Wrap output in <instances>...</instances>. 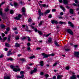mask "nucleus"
Returning a JSON list of instances; mask_svg holds the SVG:
<instances>
[{"mask_svg": "<svg viewBox=\"0 0 79 79\" xmlns=\"http://www.w3.org/2000/svg\"><path fill=\"white\" fill-rule=\"evenodd\" d=\"M10 67L11 69H13V71H15V72H17V71H20V69H17L16 68H15V67L14 65H11L10 66Z\"/></svg>", "mask_w": 79, "mask_h": 79, "instance_id": "nucleus-1", "label": "nucleus"}, {"mask_svg": "<svg viewBox=\"0 0 79 79\" xmlns=\"http://www.w3.org/2000/svg\"><path fill=\"white\" fill-rule=\"evenodd\" d=\"M74 56L76 58H79V52H74Z\"/></svg>", "mask_w": 79, "mask_h": 79, "instance_id": "nucleus-2", "label": "nucleus"}, {"mask_svg": "<svg viewBox=\"0 0 79 79\" xmlns=\"http://www.w3.org/2000/svg\"><path fill=\"white\" fill-rule=\"evenodd\" d=\"M22 11L23 13V14H22L24 16H27V15L26 14V13L25 12H26V9L24 7H23L22 8Z\"/></svg>", "mask_w": 79, "mask_h": 79, "instance_id": "nucleus-3", "label": "nucleus"}, {"mask_svg": "<svg viewBox=\"0 0 79 79\" xmlns=\"http://www.w3.org/2000/svg\"><path fill=\"white\" fill-rule=\"evenodd\" d=\"M67 32L69 33V34H71V35H73V31H72V30H71L70 29H67Z\"/></svg>", "mask_w": 79, "mask_h": 79, "instance_id": "nucleus-4", "label": "nucleus"}, {"mask_svg": "<svg viewBox=\"0 0 79 79\" xmlns=\"http://www.w3.org/2000/svg\"><path fill=\"white\" fill-rule=\"evenodd\" d=\"M22 16V15L19 14L18 15V17H15V19L16 20H19L20 19V18H21Z\"/></svg>", "mask_w": 79, "mask_h": 79, "instance_id": "nucleus-5", "label": "nucleus"}, {"mask_svg": "<svg viewBox=\"0 0 79 79\" xmlns=\"http://www.w3.org/2000/svg\"><path fill=\"white\" fill-rule=\"evenodd\" d=\"M42 55L43 56H44L43 58H48V57L50 56L49 55L45 54L44 53H43Z\"/></svg>", "mask_w": 79, "mask_h": 79, "instance_id": "nucleus-6", "label": "nucleus"}, {"mask_svg": "<svg viewBox=\"0 0 79 79\" xmlns=\"http://www.w3.org/2000/svg\"><path fill=\"white\" fill-rule=\"evenodd\" d=\"M63 3L65 5H67L68 3V0H63Z\"/></svg>", "mask_w": 79, "mask_h": 79, "instance_id": "nucleus-7", "label": "nucleus"}, {"mask_svg": "<svg viewBox=\"0 0 79 79\" xmlns=\"http://www.w3.org/2000/svg\"><path fill=\"white\" fill-rule=\"evenodd\" d=\"M76 75L74 74H73L72 76L70 77V79H76Z\"/></svg>", "mask_w": 79, "mask_h": 79, "instance_id": "nucleus-8", "label": "nucleus"}, {"mask_svg": "<svg viewBox=\"0 0 79 79\" xmlns=\"http://www.w3.org/2000/svg\"><path fill=\"white\" fill-rule=\"evenodd\" d=\"M52 24H58V22L57 21L53 20L51 21Z\"/></svg>", "mask_w": 79, "mask_h": 79, "instance_id": "nucleus-9", "label": "nucleus"}, {"mask_svg": "<svg viewBox=\"0 0 79 79\" xmlns=\"http://www.w3.org/2000/svg\"><path fill=\"white\" fill-rule=\"evenodd\" d=\"M68 24H70V26H71L72 27H74V25H73L71 22H68Z\"/></svg>", "mask_w": 79, "mask_h": 79, "instance_id": "nucleus-10", "label": "nucleus"}, {"mask_svg": "<svg viewBox=\"0 0 79 79\" xmlns=\"http://www.w3.org/2000/svg\"><path fill=\"white\" fill-rule=\"evenodd\" d=\"M50 12V10H47L46 12L44 13V15L46 16L48 14V13H49Z\"/></svg>", "mask_w": 79, "mask_h": 79, "instance_id": "nucleus-11", "label": "nucleus"}, {"mask_svg": "<svg viewBox=\"0 0 79 79\" xmlns=\"http://www.w3.org/2000/svg\"><path fill=\"white\" fill-rule=\"evenodd\" d=\"M15 47L17 48L19 47H20V44H19L18 43H17L15 44Z\"/></svg>", "mask_w": 79, "mask_h": 79, "instance_id": "nucleus-12", "label": "nucleus"}, {"mask_svg": "<svg viewBox=\"0 0 79 79\" xmlns=\"http://www.w3.org/2000/svg\"><path fill=\"white\" fill-rule=\"evenodd\" d=\"M69 12L71 14H74V10L73 9H70Z\"/></svg>", "mask_w": 79, "mask_h": 79, "instance_id": "nucleus-13", "label": "nucleus"}, {"mask_svg": "<svg viewBox=\"0 0 79 79\" xmlns=\"http://www.w3.org/2000/svg\"><path fill=\"white\" fill-rule=\"evenodd\" d=\"M24 77V75H22L21 76H17V78H23Z\"/></svg>", "mask_w": 79, "mask_h": 79, "instance_id": "nucleus-14", "label": "nucleus"}, {"mask_svg": "<svg viewBox=\"0 0 79 79\" xmlns=\"http://www.w3.org/2000/svg\"><path fill=\"white\" fill-rule=\"evenodd\" d=\"M54 44H55L56 47H59V46H60V44H59L56 41L54 42Z\"/></svg>", "mask_w": 79, "mask_h": 79, "instance_id": "nucleus-15", "label": "nucleus"}, {"mask_svg": "<svg viewBox=\"0 0 79 79\" xmlns=\"http://www.w3.org/2000/svg\"><path fill=\"white\" fill-rule=\"evenodd\" d=\"M2 10H3L2 8L0 9V15L2 16H3V13L2 12Z\"/></svg>", "mask_w": 79, "mask_h": 79, "instance_id": "nucleus-16", "label": "nucleus"}, {"mask_svg": "<svg viewBox=\"0 0 79 79\" xmlns=\"http://www.w3.org/2000/svg\"><path fill=\"white\" fill-rule=\"evenodd\" d=\"M63 76L62 75H58L57 77V79H61V77H62Z\"/></svg>", "mask_w": 79, "mask_h": 79, "instance_id": "nucleus-17", "label": "nucleus"}, {"mask_svg": "<svg viewBox=\"0 0 79 79\" xmlns=\"http://www.w3.org/2000/svg\"><path fill=\"white\" fill-rule=\"evenodd\" d=\"M59 23L60 24H66V23L61 21H60L59 22Z\"/></svg>", "mask_w": 79, "mask_h": 79, "instance_id": "nucleus-18", "label": "nucleus"}, {"mask_svg": "<svg viewBox=\"0 0 79 79\" xmlns=\"http://www.w3.org/2000/svg\"><path fill=\"white\" fill-rule=\"evenodd\" d=\"M12 54H14V53L8 52V53L7 54V56H9L11 55H12Z\"/></svg>", "mask_w": 79, "mask_h": 79, "instance_id": "nucleus-19", "label": "nucleus"}, {"mask_svg": "<svg viewBox=\"0 0 79 79\" xmlns=\"http://www.w3.org/2000/svg\"><path fill=\"white\" fill-rule=\"evenodd\" d=\"M40 63L41 66H44V61H41Z\"/></svg>", "mask_w": 79, "mask_h": 79, "instance_id": "nucleus-20", "label": "nucleus"}, {"mask_svg": "<svg viewBox=\"0 0 79 79\" xmlns=\"http://www.w3.org/2000/svg\"><path fill=\"white\" fill-rule=\"evenodd\" d=\"M0 27L2 29H4L5 27V26L4 25H1L0 26Z\"/></svg>", "mask_w": 79, "mask_h": 79, "instance_id": "nucleus-21", "label": "nucleus"}, {"mask_svg": "<svg viewBox=\"0 0 79 79\" xmlns=\"http://www.w3.org/2000/svg\"><path fill=\"white\" fill-rule=\"evenodd\" d=\"M4 79H10V77L9 76L4 77Z\"/></svg>", "mask_w": 79, "mask_h": 79, "instance_id": "nucleus-22", "label": "nucleus"}, {"mask_svg": "<svg viewBox=\"0 0 79 79\" xmlns=\"http://www.w3.org/2000/svg\"><path fill=\"white\" fill-rule=\"evenodd\" d=\"M38 33L40 35H42V31H38Z\"/></svg>", "mask_w": 79, "mask_h": 79, "instance_id": "nucleus-23", "label": "nucleus"}, {"mask_svg": "<svg viewBox=\"0 0 79 79\" xmlns=\"http://www.w3.org/2000/svg\"><path fill=\"white\" fill-rule=\"evenodd\" d=\"M38 15L39 16H44V13L41 12L40 13H39Z\"/></svg>", "mask_w": 79, "mask_h": 79, "instance_id": "nucleus-24", "label": "nucleus"}, {"mask_svg": "<svg viewBox=\"0 0 79 79\" xmlns=\"http://www.w3.org/2000/svg\"><path fill=\"white\" fill-rule=\"evenodd\" d=\"M14 6L15 7H16V6H18V3L16 2H14Z\"/></svg>", "mask_w": 79, "mask_h": 79, "instance_id": "nucleus-25", "label": "nucleus"}, {"mask_svg": "<svg viewBox=\"0 0 79 79\" xmlns=\"http://www.w3.org/2000/svg\"><path fill=\"white\" fill-rule=\"evenodd\" d=\"M5 45L6 47H10V45L8 43H6L5 44Z\"/></svg>", "mask_w": 79, "mask_h": 79, "instance_id": "nucleus-26", "label": "nucleus"}, {"mask_svg": "<svg viewBox=\"0 0 79 79\" xmlns=\"http://www.w3.org/2000/svg\"><path fill=\"white\" fill-rule=\"evenodd\" d=\"M27 38L28 39V42H30V41H31V38H30L29 36H27Z\"/></svg>", "mask_w": 79, "mask_h": 79, "instance_id": "nucleus-27", "label": "nucleus"}, {"mask_svg": "<svg viewBox=\"0 0 79 79\" xmlns=\"http://www.w3.org/2000/svg\"><path fill=\"white\" fill-rule=\"evenodd\" d=\"M26 39H27V37H24L23 38H21V40H25Z\"/></svg>", "mask_w": 79, "mask_h": 79, "instance_id": "nucleus-28", "label": "nucleus"}, {"mask_svg": "<svg viewBox=\"0 0 79 79\" xmlns=\"http://www.w3.org/2000/svg\"><path fill=\"white\" fill-rule=\"evenodd\" d=\"M35 56H32L31 57H29L30 59H33V58H34Z\"/></svg>", "mask_w": 79, "mask_h": 79, "instance_id": "nucleus-29", "label": "nucleus"}, {"mask_svg": "<svg viewBox=\"0 0 79 79\" xmlns=\"http://www.w3.org/2000/svg\"><path fill=\"white\" fill-rule=\"evenodd\" d=\"M48 42H52V38H49L48 40Z\"/></svg>", "mask_w": 79, "mask_h": 79, "instance_id": "nucleus-30", "label": "nucleus"}, {"mask_svg": "<svg viewBox=\"0 0 79 79\" xmlns=\"http://www.w3.org/2000/svg\"><path fill=\"white\" fill-rule=\"evenodd\" d=\"M7 60H10V61H13V60H14L13 59H12V58H8L7 59Z\"/></svg>", "mask_w": 79, "mask_h": 79, "instance_id": "nucleus-31", "label": "nucleus"}, {"mask_svg": "<svg viewBox=\"0 0 79 79\" xmlns=\"http://www.w3.org/2000/svg\"><path fill=\"white\" fill-rule=\"evenodd\" d=\"M28 29H29V27L27 26H26V28L25 29L26 31H28Z\"/></svg>", "mask_w": 79, "mask_h": 79, "instance_id": "nucleus-32", "label": "nucleus"}, {"mask_svg": "<svg viewBox=\"0 0 79 79\" xmlns=\"http://www.w3.org/2000/svg\"><path fill=\"white\" fill-rule=\"evenodd\" d=\"M48 17L49 18H52V14H49V15Z\"/></svg>", "mask_w": 79, "mask_h": 79, "instance_id": "nucleus-33", "label": "nucleus"}, {"mask_svg": "<svg viewBox=\"0 0 79 79\" xmlns=\"http://www.w3.org/2000/svg\"><path fill=\"white\" fill-rule=\"evenodd\" d=\"M10 14H13L14 13V11H13V10H11L10 11Z\"/></svg>", "mask_w": 79, "mask_h": 79, "instance_id": "nucleus-34", "label": "nucleus"}, {"mask_svg": "<svg viewBox=\"0 0 79 79\" xmlns=\"http://www.w3.org/2000/svg\"><path fill=\"white\" fill-rule=\"evenodd\" d=\"M57 64L58 62H56L54 64H53V67L55 66H56V64Z\"/></svg>", "mask_w": 79, "mask_h": 79, "instance_id": "nucleus-35", "label": "nucleus"}, {"mask_svg": "<svg viewBox=\"0 0 79 79\" xmlns=\"http://www.w3.org/2000/svg\"><path fill=\"white\" fill-rule=\"evenodd\" d=\"M34 31L35 32H38V30H37V29L35 28L34 29Z\"/></svg>", "mask_w": 79, "mask_h": 79, "instance_id": "nucleus-36", "label": "nucleus"}, {"mask_svg": "<svg viewBox=\"0 0 79 79\" xmlns=\"http://www.w3.org/2000/svg\"><path fill=\"white\" fill-rule=\"evenodd\" d=\"M42 23H43L42 21H40V23L39 24V26H41L42 24Z\"/></svg>", "mask_w": 79, "mask_h": 79, "instance_id": "nucleus-37", "label": "nucleus"}, {"mask_svg": "<svg viewBox=\"0 0 79 79\" xmlns=\"http://www.w3.org/2000/svg\"><path fill=\"white\" fill-rule=\"evenodd\" d=\"M24 73V72L23 71H21L20 72V74H23Z\"/></svg>", "mask_w": 79, "mask_h": 79, "instance_id": "nucleus-38", "label": "nucleus"}, {"mask_svg": "<svg viewBox=\"0 0 79 79\" xmlns=\"http://www.w3.org/2000/svg\"><path fill=\"white\" fill-rule=\"evenodd\" d=\"M55 54L52 53V54H50V55H49V56H55Z\"/></svg>", "mask_w": 79, "mask_h": 79, "instance_id": "nucleus-39", "label": "nucleus"}, {"mask_svg": "<svg viewBox=\"0 0 79 79\" xmlns=\"http://www.w3.org/2000/svg\"><path fill=\"white\" fill-rule=\"evenodd\" d=\"M37 69L36 68H35L33 70V71H34V72L35 73L36 72H37Z\"/></svg>", "mask_w": 79, "mask_h": 79, "instance_id": "nucleus-40", "label": "nucleus"}, {"mask_svg": "<svg viewBox=\"0 0 79 79\" xmlns=\"http://www.w3.org/2000/svg\"><path fill=\"white\" fill-rule=\"evenodd\" d=\"M31 21L32 19H31V18H30L28 20V22H31Z\"/></svg>", "mask_w": 79, "mask_h": 79, "instance_id": "nucleus-41", "label": "nucleus"}, {"mask_svg": "<svg viewBox=\"0 0 79 79\" xmlns=\"http://www.w3.org/2000/svg\"><path fill=\"white\" fill-rule=\"evenodd\" d=\"M10 40H11V38H10V37H9L7 39V40L8 41H9V42H10Z\"/></svg>", "mask_w": 79, "mask_h": 79, "instance_id": "nucleus-42", "label": "nucleus"}, {"mask_svg": "<svg viewBox=\"0 0 79 79\" xmlns=\"http://www.w3.org/2000/svg\"><path fill=\"white\" fill-rule=\"evenodd\" d=\"M76 3H79V2L77 0H75L74 1Z\"/></svg>", "mask_w": 79, "mask_h": 79, "instance_id": "nucleus-43", "label": "nucleus"}, {"mask_svg": "<svg viewBox=\"0 0 79 79\" xmlns=\"http://www.w3.org/2000/svg\"><path fill=\"white\" fill-rule=\"evenodd\" d=\"M33 73H35L34 70H32L31 72H30V74H33Z\"/></svg>", "mask_w": 79, "mask_h": 79, "instance_id": "nucleus-44", "label": "nucleus"}, {"mask_svg": "<svg viewBox=\"0 0 79 79\" xmlns=\"http://www.w3.org/2000/svg\"><path fill=\"white\" fill-rule=\"evenodd\" d=\"M66 69H67V70H69V67H66Z\"/></svg>", "mask_w": 79, "mask_h": 79, "instance_id": "nucleus-45", "label": "nucleus"}, {"mask_svg": "<svg viewBox=\"0 0 79 79\" xmlns=\"http://www.w3.org/2000/svg\"><path fill=\"white\" fill-rule=\"evenodd\" d=\"M6 30L7 31V32H8V31H10V28L9 27L7 28Z\"/></svg>", "mask_w": 79, "mask_h": 79, "instance_id": "nucleus-46", "label": "nucleus"}, {"mask_svg": "<svg viewBox=\"0 0 79 79\" xmlns=\"http://www.w3.org/2000/svg\"><path fill=\"white\" fill-rule=\"evenodd\" d=\"M7 39V38L6 37H4L3 39V40H6Z\"/></svg>", "mask_w": 79, "mask_h": 79, "instance_id": "nucleus-47", "label": "nucleus"}, {"mask_svg": "<svg viewBox=\"0 0 79 79\" xmlns=\"http://www.w3.org/2000/svg\"><path fill=\"white\" fill-rule=\"evenodd\" d=\"M70 50V49H65V51L66 52H68V51H69Z\"/></svg>", "mask_w": 79, "mask_h": 79, "instance_id": "nucleus-48", "label": "nucleus"}, {"mask_svg": "<svg viewBox=\"0 0 79 79\" xmlns=\"http://www.w3.org/2000/svg\"><path fill=\"white\" fill-rule=\"evenodd\" d=\"M13 31H16V30H17V28H16V27L14 28L13 29Z\"/></svg>", "mask_w": 79, "mask_h": 79, "instance_id": "nucleus-49", "label": "nucleus"}, {"mask_svg": "<svg viewBox=\"0 0 79 79\" xmlns=\"http://www.w3.org/2000/svg\"><path fill=\"white\" fill-rule=\"evenodd\" d=\"M56 11V9H52V12H55Z\"/></svg>", "mask_w": 79, "mask_h": 79, "instance_id": "nucleus-50", "label": "nucleus"}, {"mask_svg": "<svg viewBox=\"0 0 79 79\" xmlns=\"http://www.w3.org/2000/svg\"><path fill=\"white\" fill-rule=\"evenodd\" d=\"M21 61H25L26 60L24 59H21Z\"/></svg>", "mask_w": 79, "mask_h": 79, "instance_id": "nucleus-51", "label": "nucleus"}, {"mask_svg": "<svg viewBox=\"0 0 79 79\" xmlns=\"http://www.w3.org/2000/svg\"><path fill=\"white\" fill-rule=\"evenodd\" d=\"M59 2H60V3H63V0H59Z\"/></svg>", "mask_w": 79, "mask_h": 79, "instance_id": "nucleus-52", "label": "nucleus"}, {"mask_svg": "<svg viewBox=\"0 0 79 79\" xmlns=\"http://www.w3.org/2000/svg\"><path fill=\"white\" fill-rule=\"evenodd\" d=\"M62 10L64 12H65V11H66V9H65L64 7L63 8Z\"/></svg>", "mask_w": 79, "mask_h": 79, "instance_id": "nucleus-53", "label": "nucleus"}, {"mask_svg": "<svg viewBox=\"0 0 79 79\" xmlns=\"http://www.w3.org/2000/svg\"><path fill=\"white\" fill-rule=\"evenodd\" d=\"M38 11L39 13H41V10H40V9H39Z\"/></svg>", "mask_w": 79, "mask_h": 79, "instance_id": "nucleus-54", "label": "nucleus"}, {"mask_svg": "<svg viewBox=\"0 0 79 79\" xmlns=\"http://www.w3.org/2000/svg\"><path fill=\"white\" fill-rule=\"evenodd\" d=\"M45 76L46 77H48L49 76L48 74H46L45 75Z\"/></svg>", "mask_w": 79, "mask_h": 79, "instance_id": "nucleus-55", "label": "nucleus"}, {"mask_svg": "<svg viewBox=\"0 0 79 79\" xmlns=\"http://www.w3.org/2000/svg\"><path fill=\"white\" fill-rule=\"evenodd\" d=\"M40 74L41 76H43V75H44V73L43 72H41L40 73Z\"/></svg>", "mask_w": 79, "mask_h": 79, "instance_id": "nucleus-56", "label": "nucleus"}, {"mask_svg": "<svg viewBox=\"0 0 79 79\" xmlns=\"http://www.w3.org/2000/svg\"><path fill=\"white\" fill-rule=\"evenodd\" d=\"M74 46L75 48H76L77 47V46H78V45H74Z\"/></svg>", "mask_w": 79, "mask_h": 79, "instance_id": "nucleus-57", "label": "nucleus"}, {"mask_svg": "<svg viewBox=\"0 0 79 79\" xmlns=\"http://www.w3.org/2000/svg\"><path fill=\"white\" fill-rule=\"evenodd\" d=\"M26 27V26L24 25H23L22 26V28H24Z\"/></svg>", "mask_w": 79, "mask_h": 79, "instance_id": "nucleus-58", "label": "nucleus"}, {"mask_svg": "<svg viewBox=\"0 0 79 79\" xmlns=\"http://www.w3.org/2000/svg\"><path fill=\"white\" fill-rule=\"evenodd\" d=\"M42 6H43V7H45V6H46V5L42 4Z\"/></svg>", "mask_w": 79, "mask_h": 79, "instance_id": "nucleus-59", "label": "nucleus"}, {"mask_svg": "<svg viewBox=\"0 0 79 79\" xmlns=\"http://www.w3.org/2000/svg\"><path fill=\"white\" fill-rule=\"evenodd\" d=\"M30 27H31L32 29H34V27H33V26L32 25H30Z\"/></svg>", "mask_w": 79, "mask_h": 79, "instance_id": "nucleus-60", "label": "nucleus"}, {"mask_svg": "<svg viewBox=\"0 0 79 79\" xmlns=\"http://www.w3.org/2000/svg\"><path fill=\"white\" fill-rule=\"evenodd\" d=\"M56 77L55 76H54L53 77V79H56Z\"/></svg>", "mask_w": 79, "mask_h": 79, "instance_id": "nucleus-61", "label": "nucleus"}, {"mask_svg": "<svg viewBox=\"0 0 79 79\" xmlns=\"http://www.w3.org/2000/svg\"><path fill=\"white\" fill-rule=\"evenodd\" d=\"M60 15H61L62 16V15H63V12H60Z\"/></svg>", "mask_w": 79, "mask_h": 79, "instance_id": "nucleus-62", "label": "nucleus"}, {"mask_svg": "<svg viewBox=\"0 0 79 79\" xmlns=\"http://www.w3.org/2000/svg\"><path fill=\"white\" fill-rule=\"evenodd\" d=\"M8 10H9L8 9H6L5 10V11H6V12L8 11Z\"/></svg>", "mask_w": 79, "mask_h": 79, "instance_id": "nucleus-63", "label": "nucleus"}, {"mask_svg": "<svg viewBox=\"0 0 79 79\" xmlns=\"http://www.w3.org/2000/svg\"><path fill=\"white\" fill-rule=\"evenodd\" d=\"M5 3V2H2L1 3V5H3V4H4Z\"/></svg>", "mask_w": 79, "mask_h": 79, "instance_id": "nucleus-64", "label": "nucleus"}]
</instances>
